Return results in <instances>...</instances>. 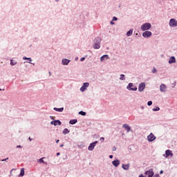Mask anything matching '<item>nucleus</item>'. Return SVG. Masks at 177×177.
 Masks as SVG:
<instances>
[{"label": "nucleus", "instance_id": "47", "mask_svg": "<svg viewBox=\"0 0 177 177\" xmlns=\"http://www.w3.org/2000/svg\"><path fill=\"white\" fill-rule=\"evenodd\" d=\"M109 158H113V155H110Z\"/></svg>", "mask_w": 177, "mask_h": 177}, {"label": "nucleus", "instance_id": "38", "mask_svg": "<svg viewBox=\"0 0 177 177\" xmlns=\"http://www.w3.org/2000/svg\"><path fill=\"white\" fill-rule=\"evenodd\" d=\"M152 177H160V174H155Z\"/></svg>", "mask_w": 177, "mask_h": 177}, {"label": "nucleus", "instance_id": "27", "mask_svg": "<svg viewBox=\"0 0 177 177\" xmlns=\"http://www.w3.org/2000/svg\"><path fill=\"white\" fill-rule=\"evenodd\" d=\"M119 80L120 81H125V75H124V74L120 75Z\"/></svg>", "mask_w": 177, "mask_h": 177}, {"label": "nucleus", "instance_id": "35", "mask_svg": "<svg viewBox=\"0 0 177 177\" xmlns=\"http://www.w3.org/2000/svg\"><path fill=\"white\" fill-rule=\"evenodd\" d=\"M100 140H101V142H104V138L101 137V138H100Z\"/></svg>", "mask_w": 177, "mask_h": 177}, {"label": "nucleus", "instance_id": "29", "mask_svg": "<svg viewBox=\"0 0 177 177\" xmlns=\"http://www.w3.org/2000/svg\"><path fill=\"white\" fill-rule=\"evenodd\" d=\"M151 73H152V74H156L157 73V68L153 67L152 71H151Z\"/></svg>", "mask_w": 177, "mask_h": 177}, {"label": "nucleus", "instance_id": "30", "mask_svg": "<svg viewBox=\"0 0 177 177\" xmlns=\"http://www.w3.org/2000/svg\"><path fill=\"white\" fill-rule=\"evenodd\" d=\"M79 114H80V115H86V112H84V111H80V112H79Z\"/></svg>", "mask_w": 177, "mask_h": 177}, {"label": "nucleus", "instance_id": "33", "mask_svg": "<svg viewBox=\"0 0 177 177\" xmlns=\"http://www.w3.org/2000/svg\"><path fill=\"white\" fill-rule=\"evenodd\" d=\"M151 104H153V102L149 101V102H147V105H148V106H151Z\"/></svg>", "mask_w": 177, "mask_h": 177}, {"label": "nucleus", "instance_id": "22", "mask_svg": "<svg viewBox=\"0 0 177 177\" xmlns=\"http://www.w3.org/2000/svg\"><path fill=\"white\" fill-rule=\"evenodd\" d=\"M133 34V29H130L126 33L127 37H131Z\"/></svg>", "mask_w": 177, "mask_h": 177}, {"label": "nucleus", "instance_id": "36", "mask_svg": "<svg viewBox=\"0 0 177 177\" xmlns=\"http://www.w3.org/2000/svg\"><path fill=\"white\" fill-rule=\"evenodd\" d=\"M84 60H85V57H82V58L80 59V62H84Z\"/></svg>", "mask_w": 177, "mask_h": 177}, {"label": "nucleus", "instance_id": "43", "mask_svg": "<svg viewBox=\"0 0 177 177\" xmlns=\"http://www.w3.org/2000/svg\"><path fill=\"white\" fill-rule=\"evenodd\" d=\"M160 174H164V171L161 170V171H160Z\"/></svg>", "mask_w": 177, "mask_h": 177}, {"label": "nucleus", "instance_id": "14", "mask_svg": "<svg viewBox=\"0 0 177 177\" xmlns=\"http://www.w3.org/2000/svg\"><path fill=\"white\" fill-rule=\"evenodd\" d=\"M50 125H54V127H57V125H62V122L59 120H53L50 122Z\"/></svg>", "mask_w": 177, "mask_h": 177}, {"label": "nucleus", "instance_id": "49", "mask_svg": "<svg viewBox=\"0 0 177 177\" xmlns=\"http://www.w3.org/2000/svg\"><path fill=\"white\" fill-rule=\"evenodd\" d=\"M59 142H60V140H56V143H58Z\"/></svg>", "mask_w": 177, "mask_h": 177}, {"label": "nucleus", "instance_id": "9", "mask_svg": "<svg viewBox=\"0 0 177 177\" xmlns=\"http://www.w3.org/2000/svg\"><path fill=\"white\" fill-rule=\"evenodd\" d=\"M146 88V84L145 82H141L138 84V91L143 92Z\"/></svg>", "mask_w": 177, "mask_h": 177}, {"label": "nucleus", "instance_id": "12", "mask_svg": "<svg viewBox=\"0 0 177 177\" xmlns=\"http://www.w3.org/2000/svg\"><path fill=\"white\" fill-rule=\"evenodd\" d=\"M160 91L162 92V93H165V92H167V86L165 84H161L160 85Z\"/></svg>", "mask_w": 177, "mask_h": 177}, {"label": "nucleus", "instance_id": "32", "mask_svg": "<svg viewBox=\"0 0 177 177\" xmlns=\"http://www.w3.org/2000/svg\"><path fill=\"white\" fill-rule=\"evenodd\" d=\"M112 20H113V21H117V20H118V18H117V17H113V19H112Z\"/></svg>", "mask_w": 177, "mask_h": 177}, {"label": "nucleus", "instance_id": "21", "mask_svg": "<svg viewBox=\"0 0 177 177\" xmlns=\"http://www.w3.org/2000/svg\"><path fill=\"white\" fill-rule=\"evenodd\" d=\"M44 158H41L37 160V162H39V164H45V165H48V162L44 161Z\"/></svg>", "mask_w": 177, "mask_h": 177}, {"label": "nucleus", "instance_id": "7", "mask_svg": "<svg viewBox=\"0 0 177 177\" xmlns=\"http://www.w3.org/2000/svg\"><path fill=\"white\" fill-rule=\"evenodd\" d=\"M145 177H153L154 175V171H153V169L146 171L145 172Z\"/></svg>", "mask_w": 177, "mask_h": 177}, {"label": "nucleus", "instance_id": "51", "mask_svg": "<svg viewBox=\"0 0 177 177\" xmlns=\"http://www.w3.org/2000/svg\"><path fill=\"white\" fill-rule=\"evenodd\" d=\"M55 2H59L60 0H55Z\"/></svg>", "mask_w": 177, "mask_h": 177}, {"label": "nucleus", "instance_id": "24", "mask_svg": "<svg viewBox=\"0 0 177 177\" xmlns=\"http://www.w3.org/2000/svg\"><path fill=\"white\" fill-rule=\"evenodd\" d=\"M77 119L71 120L69 121V124H70L71 125H74V124H77Z\"/></svg>", "mask_w": 177, "mask_h": 177}, {"label": "nucleus", "instance_id": "3", "mask_svg": "<svg viewBox=\"0 0 177 177\" xmlns=\"http://www.w3.org/2000/svg\"><path fill=\"white\" fill-rule=\"evenodd\" d=\"M127 91H133V92H136L138 91V87L133 85V83H129L127 86Z\"/></svg>", "mask_w": 177, "mask_h": 177}, {"label": "nucleus", "instance_id": "8", "mask_svg": "<svg viewBox=\"0 0 177 177\" xmlns=\"http://www.w3.org/2000/svg\"><path fill=\"white\" fill-rule=\"evenodd\" d=\"M174 157V153H172V151L167 149L165 151V154L163 155V157L165 158H168V157Z\"/></svg>", "mask_w": 177, "mask_h": 177}, {"label": "nucleus", "instance_id": "44", "mask_svg": "<svg viewBox=\"0 0 177 177\" xmlns=\"http://www.w3.org/2000/svg\"><path fill=\"white\" fill-rule=\"evenodd\" d=\"M138 177H145V176H143V174H140Z\"/></svg>", "mask_w": 177, "mask_h": 177}, {"label": "nucleus", "instance_id": "42", "mask_svg": "<svg viewBox=\"0 0 177 177\" xmlns=\"http://www.w3.org/2000/svg\"><path fill=\"white\" fill-rule=\"evenodd\" d=\"M15 169H12L11 171H10V175H12V171H15Z\"/></svg>", "mask_w": 177, "mask_h": 177}, {"label": "nucleus", "instance_id": "28", "mask_svg": "<svg viewBox=\"0 0 177 177\" xmlns=\"http://www.w3.org/2000/svg\"><path fill=\"white\" fill-rule=\"evenodd\" d=\"M64 135H67V133H70V131L68 129H64L62 131Z\"/></svg>", "mask_w": 177, "mask_h": 177}, {"label": "nucleus", "instance_id": "2", "mask_svg": "<svg viewBox=\"0 0 177 177\" xmlns=\"http://www.w3.org/2000/svg\"><path fill=\"white\" fill-rule=\"evenodd\" d=\"M151 28V24L146 22L140 26L141 31H149Z\"/></svg>", "mask_w": 177, "mask_h": 177}, {"label": "nucleus", "instance_id": "52", "mask_svg": "<svg viewBox=\"0 0 177 177\" xmlns=\"http://www.w3.org/2000/svg\"><path fill=\"white\" fill-rule=\"evenodd\" d=\"M2 91V88H0V91ZM3 91H5V89H3Z\"/></svg>", "mask_w": 177, "mask_h": 177}, {"label": "nucleus", "instance_id": "10", "mask_svg": "<svg viewBox=\"0 0 177 177\" xmlns=\"http://www.w3.org/2000/svg\"><path fill=\"white\" fill-rule=\"evenodd\" d=\"M156 139V136L151 133L149 135L147 136V140L148 142H154V140Z\"/></svg>", "mask_w": 177, "mask_h": 177}, {"label": "nucleus", "instance_id": "31", "mask_svg": "<svg viewBox=\"0 0 177 177\" xmlns=\"http://www.w3.org/2000/svg\"><path fill=\"white\" fill-rule=\"evenodd\" d=\"M152 110H153V111H160V107L156 106V108L153 109Z\"/></svg>", "mask_w": 177, "mask_h": 177}, {"label": "nucleus", "instance_id": "37", "mask_svg": "<svg viewBox=\"0 0 177 177\" xmlns=\"http://www.w3.org/2000/svg\"><path fill=\"white\" fill-rule=\"evenodd\" d=\"M140 109H141V110H144L145 109V106H140Z\"/></svg>", "mask_w": 177, "mask_h": 177}, {"label": "nucleus", "instance_id": "11", "mask_svg": "<svg viewBox=\"0 0 177 177\" xmlns=\"http://www.w3.org/2000/svg\"><path fill=\"white\" fill-rule=\"evenodd\" d=\"M96 145H97V141L91 143L88 147V150H89V151H93V149L96 147Z\"/></svg>", "mask_w": 177, "mask_h": 177}, {"label": "nucleus", "instance_id": "18", "mask_svg": "<svg viewBox=\"0 0 177 177\" xmlns=\"http://www.w3.org/2000/svg\"><path fill=\"white\" fill-rule=\"evenodd\" d=\"M169 64H174V63H176V59L175 57L172 56L169 59L168 62Z\"/></svg>", "mask_w": 177, "mask_h": 177}, {"label": "nucleus", "instance_id": "39", "mask_svg": "<svg viewBox=\"0 0 177 177\" xmlns=\"http://www.w3.org/2000/svg\"><path fill=\"white\" fill-rule=\"evenodd\" d=\"M50 120H53L55 121V118L53 116H50Z\"/></svg>", "mask_w": 177, "mask_h": 177}, {"label": "nucleus", "instance_id": "17", "mask_svg": "<svg viewBox=\"0 0 177 177\" xmlns=\"http://www.w3.org/2000/svg\"><path fill=\"white\" fill-rule=\"evenodd\" d=\"M122 128H124L125 129V131H127V133H129V132H131V131H132V130H131V126H129V124H124L122 125Z\"/></svg>", "mask_w": 177, "mask_h": 177}, {"label": "nucleus", "instance_id": "45", "mask_svg": "<svg viewBox=\"0 0 177 177\" xmlns=\"http://www.w3.org/2000/svg\"><path fill=\"white\" fill-rule=\"evenodd\" d=\"M75 60L77 62V60H78V57H76L75 58Z\"/></svg>", "mask_w": 177, "mask_h": 177}, {"label": "nucleus", "instance_id": "5", "mask_svg": "<svg viewBox=\"0 0 177 177\" xmlns=\"http://www.w3.org/2000/svg\"><path fill=\"white\" fill-rule=\"evenodd\" d=\"M169 26L171 28L177 27V20L175 19H171L169 22Z\"/></svg>", "mask_w": 177, "mask_h": 177}, {"label": "nucleus", "instance_id": "34", "mask_svg": "<svg viewBox=\"0 0 177 177\" xmlns=\"http://www.w3.org/2000/svg\"><path fill=\"white\" fill-rule=\"evenodd\" d=\"M110 24H111V26H114V24H115V23H114V21H113V20H111V21H110Z\"/></svg>", "mask_w": 177, "mask_h": 177}, {"label": "nucleus", "instance_id": "4", "mask_svg": "<svg viewBox=\"0 0 177 177\" xmlns=\"http://www.w3.org/2000/svg\"><path fill=\"white\" fill-rule=\"evenodd\" d=\"M88 88H89V82H84L83 83L82 87L80 88V92H85Z\"/></svg>", "mask_w": 177, "mask_h": 177}, {"label": "nucleus", "instance_id": "40", "mask_svg": "<svg viewBox=\"0 0 177 177\" xmlns=\"http://www.w3.org/2000/svg\"><path fill=\"white\" fill-rule=\"evenodd\" d=\"M17 149H21V145H17Z\"/></svg>", "mask_w": 177, "mask_h": 177}, {"label": "nucleus", "instance_id": "26", "mask_svg": "<svg viewBox=\"0 0 177 177\" xmlns=\"http://www.w3.org/2000/svg\"><path fill=\"white\" fill-rule=\"evenodd\" d=\"M24 168H21V170H20V174L19 175V176H24Z\"/></svg>", "mask_w": 177, "mask_h": 177}, {"label": "nucleus", "instance_id": "41", "mask_svg": "<svg viewBox=\"0 0 177 177\" xmlns=\"http://www.w3.org/2000/svg\"><path fill=\"white\" fill-rule=\"evenodd\" d=\"M7 160H9V158H6V159H3L1 161H6Z\"/></svg>", "mask_w": 177, "mask_h": 177}, {"label": "nucleus", "instance_id": "15", "mask_svg": "<svg viewBox=\"0 0 177 177\" xmlns=\"http://www.w3.org/2000/svg\"><path fill=\"white\" fill-rule=\"evenodd\" d=\"M109 59H110L109 55H104L100 57V62L101 63H103V62H106V60H109Z\"/></svg>", "mask_w": 177, "mask_h": 177}, {"label": "nucleus", "instance_id": "6", "mask_svg": "<svg viewBox=\"0 0 177 177\" xmlns=\"http://www.w3.org/2000/svg\"><path fill=\"white\" fill-rule=\"evenodd\" d=\"M153 35V33L151 31L149 30H145L142 32V37L143 38H150Z\"/></svg>", "mask_w": 177, "mask_h": 177}, {"label": "nucleus", "instance_id": "1", "mask_svg": "<svg viewBox=\"0 0 177 177\" xmlns=\"http://www.w3.org/2000/svg\"><path fill=\"white\" fill-rule=\"evenodd\" d=\"M102 42V39L97 37L93 41V49H100V43Z\"/></svg>", "mask_w": 177, "mask_h": 177}, {"label": "nucleus", "instance_id": "23", "mask_svg": "<svg viewBox=\"0 0 177 177\" xmlns=\"http://www.w3.org/2000/svg\"><path fill=\"white\" fill-rule=\"evenodd\" d=\"M122 168H123L124 169V171H128V169H129V164L127 165H122Z\"/></svg>", "mask_w": 177, "mask_h": 177}, {"label": "nucleus", "instance_id": "19", "mask_svg": "<svg viewBox=\"0 0 177 177\" xmlns=\"http://www.w3.org/2000/svg\"><path fill=\"white\" fill-rule=\"evenodd\" d=\"M112 164L113 167H115V168H117V167H118V165H120V160L116 159L113 161H112Z\"/></svg>", "mask_w": 177, "mask_h": 177}, {"label": "nucleus", "instance_id": "48", "mask_svg": "<svg viewBox=\"0 0 177 177\" xmlns=\"http://www.w3.org/2000/svg\"><path fill=\"white\" fill-rule=\"evenodd\" d=\"M63 146H64V145L62 144L59 147H63Z\"/></svg>", "mask_w": 177, "mask_h": 177}, {"label": "nucleus", "instance_id": "13", "mask_svg": "<svg viewBox=\"0 0 177 177\" xmlns=\"http://www.w3.org/2000/svg\"><path fill=\"white\" fill-rule=\"evenodd\" d=\"M70 62H71V60L67 58H63L62 59V66H68V64H70Z\"/></svg>", "mask_w": 177, "mask_h": 177}, {"label": "nucleus", "instance_id": "16", "mask_svg": "<svg viewBox=\"0 0 177 177\" xmlns=\"http://www.w3.org/2000/svg\"><path fill=\"white\" fill-rule=\"evenodd\" d=\"M23 60H27L26 63H30V64H32L33 66H35V64L31 63L32 62V59L31 57H23Z\"/></svg>", "mask_w": 177, "mask_h": 177}, {"label": "nucleus", "instance_id": "50", "mask_svg": "<svg viewBox=\"0 0 177 177\" xmlns=\"http://www.w3.org/2000/svg\"><path fill=\"white\" fill-rule=\"evenodd\" d=\"M57 156H60V153H57Z\"/></svg>", "mask_w": 177, "mask_h": 177}, {"label": "nucleus", "instance_id": "25", "mask_svg": "<svg viewBox=\"0 0 177 177\" xmlns=\"http://www.w3.org/2000/svg\"><path fill=\"white\" fill-rule=\"evenodd\" d=\"M17 64V61L15 59H10V66H16Z\"/></svg>", "mask_w": 177, "mask_h": 177}, {"label": "nucleus", "instance_id": "20", "mask_svg": "<svg viewBox=\"0 0 177 177\" xmlns=\"http://www.w3.org/2000/svg\"><path fill=\"white\" fill-rule=\"evenodd\" d=\"M53 111H57L58 113H63V111H64V108L62 107V108H53Z\"/></svg>", "mask_w": 177, "mask_h": 177}, {"label": "nucleus", "instance_id": "46", "mask_svg": "<svg viewBox=\"0 0 177 177\" xmlns=\"http://www.w3.org/2000/svg\"><path fill=\"white\" fill-rule=\"evenodd\" d=\"M28 140H30V142H31V140H32V139H31L30 137L28 138Z\"/></svg>", "mask_w": 177, "mask_h": 177}]
</instances>
